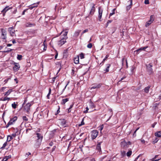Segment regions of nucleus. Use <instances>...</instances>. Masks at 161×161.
I'll use <instances>...</instances> for the list:
<instances>
[{
	"mask_svg": "<svg viewBox=\"0 0 161 161\" xmlns=\"http://www.w3.org/2000/svg\"><path fill=\"white\" fill-rule=\"evenodd\" d=\"M131 144V142L130 141L126 142L125 140L121 142L120 143L121 147L124 149L127 148Z\"/></svg>",
	"mask_w": 161,
	"mask_h": 161,
	"instance_id": "f257e3e1",
	"label": "nucleus"
},
{
	"mask_svg": "<svg viewBox=\"0 0 161 161\" xmlns=\"http://www.w3.org/2000/svg\"><path fill=\"white\" fill-rule=\"evenodd\" d=\"M17 117L16 116H15L13 118H11L9 122L6 125L5 127L8 128L10 125H13L14 122L17 120Z\"/></svg>",
	"mask_w": 161,
	"mask_h": 161,
	"instance_id": "f03ea898",
	"label": "nucleus"
},
{
	"mask_svg": "<svg viewBox=\"0 0 161 161\" xmlns=\"http://www.w3.org/2000/svg\"><path fill=\"white\" fill-rule=\"evenodd\" d=\"M149 74L150 75L153 73V71L152 68L153 64L152 63H149L146 65Z\"/></svg>",
	"mask_w": 161,
	"mask_h": 161,
	"instance_id": "7ed1b4c3",
	"label": "nucleus"
},
{
	"mask_svg": "<svg viewBox=\"0 0 161 161\" xmlns=\"http://www.w3.org/2000/svg\"><path fill=\"white\" fill-rule=\"evenodd\" d=\"M98 134V131L97 130H93L92 131L91 137L92 140L95 139Z\"/></svg>",
	"mask_w": 161,
	"mask_h": 161,
	"instance_id": "20e7f679",
	"label": "nucleus"
},
{
	"mask_svg": "<svg viewBox=\"0 0 161 161\" xmlns=\"http://www.w3.org/2000/svg\"><path fill=\"white\" fill-rule=\"evenodd\" d=\"M13 65V70L15 72L17 71L20 68V66L19 63L14 62Z\"/></svg>",
	"mask_w": 161,
	"mask_h": 161,
	"instance_id": "39448f33",
	"label": "nucleus"
},
{
	"mask_svg": "<svg viewBox=\"0 0 161 161\" xmlns=\"http://www.w3.org/2000/svg\"><path fill=\"white\" fill-rule=\"evenodd\" d=\"M36 136H35L33 138L39 141H42L43 139L42 135L39 133H37L36 134Z\"/></svg>",
	"mask_w": 161,
	"mask_h": 161,
	"instance_id": "423d86ee",
	"label": "nucleus"
},
{
	"mask_svg": "<svg viewBox=\"0 0 161 161\" xmlns=\"http://www.w3.org/2000/svg\"><path fill=\"white\" fill-rule=\"evenodd\" d=\"M103 9L101 7H98V18L99 20L101 21V18L102 17V15L103 14Z\"/></svg>",
	"mask_w": 161,
	"mask_h": 161,
	"instance_id": "0eeeda50",
	"label": "nucleus"
},
{
	"mask_svg": "<svg viewBox=\"0 0 161 161\" xmlns=\"http://www.w3.org/2000/svg\"><path fill=\"white\" fill-rule=\"evenodd\" d=\"M154 17L153 15L150 16V20L147 21L145 24V26L147 27L149 26L154 20Z\"/></svg>",
	"mask_w": 161,
	"mask_h": 161,
	"instance_id": "6e6552de",
	"label": "nucleus"
},
{
	"mask_svg": "<svg viewBox=\"0 0 161 161\" xmlns=\"http://www.w3.org/2000/svg\"><path fill=\"white\" fill-rule=\"evenodd\" d=\"M16 136V133H13L11 135H9L7 136V141L8 142H10Z\"/></svg>",
	"mask_w": 161,
	"mask_h": 161,
	"instance_id": "1a4fd4ad",
	"label": "nucleus"
},
{
	"mask_svg": "<svg viewBox=\"0 0 161 161\" xmlns=\"http://www.w3.org/2000/svg\"><path fill=\"white\" fill-rule=\"evenodd\" d=\"M1 38L5 40L6 38V31L3 29H1Z\"/></svg>",
	"mask_w": 161,
	"mask_h": 161,
	"instance_id": "9d476101",
	"label": "nucleus"
},
{
	"mask_svg": "<svg viewBox=\"0 0 161 161\" xmlns=\"http://www.w3.org/2000/svg\"><path fill=\"white\" fill-rule=\"evenodd\" d=\"M32 103H27L24 107V109L28 113L30 110V107L32 105Z\"/></svg>",
	"mask_w": 161,
	"mask_h": 161,
	"instance_id": "9b49d317",
	"label": "nucleus"
},
{
	"mask_svg": "<svg viewBox=\"0 0 161 161\" xmlns=\"http://www.w3.org/2000/svg\"><path fill=\"white\" fill-rule=\"evenodd\" d=\"M102 85L103 84L102 83H99L98 84H94L93 85V86L91 88V89L99 88L101 87Z\"/></svg>",
	"mask_w": 161,
	"mask_h": 161,
	"instance_id": "f8f14e48",
	"label": "nucleus"
},
{
	"mask_svg": "<svg viewBox=\"0 0 161 161\" xmlns=\"http://www.w3.org/2000/svg\"><path fill=\"white\" fill-rule=\"evenodd\" d=\"M89 106L90 109H91V110L89 112L93 111L94 110H95V109L94 110H92L94 108H95V105L94 103L91 101H90L89 103Z\"/></svg>",
	"mask_w": 161,
	"mask_h": 161,
	"instance_id": "ddd939ff",
	"label": "nucleus"
},
{
	"mask_svg": "<svg viewBox=\"0 0 161 161\" xmlns=\"http://www.w3.org/2000/svg\"><path fill=\"white\" fill-rule=\"evenodd\" d=\"M56 64V68H58L59 67V69L58 71V73L60 71V69L62 68L63 65L61 64V61L57 62Z\"/></svg>",
	"mask_w": 161,
	"mask_h": 161,
	"instance_id": "4468645a",
	"label": "nucleus"
},
{
	"mask_svg": "<svg viewBox=\"0 0 161 161\" xmlns=\"http://www.w3.org/2000/svg\"><path fill=\"white\" fill-rule=\"evenodd\" d=\"M66 39L65 38H63L61 39L58 42V44L60 46H62L66 42Z\"/></svg>",
	"mask_w": 161,
	"mask_h": 161,
	"instance_id": "2eb2a0df",
	"label": "nucleus"
},
{
	"mask_svg": "<svg viewBox=\"0 0 161 161\" xmlns=\"http://www.w3.org/2000/svg\"><path fill=\"white\" fill-rule=\"evenodd\" d=\"M42 141H39L37 140H36V142L34 145L36 148H38L40 147L41 145Z\"/></svg>",
	"mask_w": 161,
	"mask_h": 161,
	"instance_id": "dca6fc26",
	"label": "nucleus"
},
{
	"mask_svg": "<svg viewBox=\"0 0 161 161\" xmlns=\"http://www.w3.org/2000/svg\"><path fill=\"white\" fill-rule=\"evenodd\" d=\"M8 30L12 36H14L15 35V31L13 29V27L9 28Z\"/></svg>",
	"mask_w": 161,
	"mask_h": 161,
	"instance_id": "f3484780",
	"label": "nucleus"
},
{
	"mask_svg": "<svg viewBox=\"0 0 161 161\" xmlns=\"http://www.w3.org/2000/svg\"><path fill=\"white\" fill-rule=\"evenodd\" d=\"M79 57L81 59H82L84 58V55L83 53H81L79 55H78L76 57L74 58V60L76 59V60H79Z\"/></svg>",
	"mask_w": 161,
	"mask_h": 161,
	"instance_id": "a211bd4d",
	"label": "nucleus"
},
{
	"mask_svg": "<svg viewBox=\"0 0 161 161\" xmlns=\"http://www.w3.org/2000/svg\"><path fill=\"white\" fill-rule=\"evenodd\" d=\"M148 47L147 46L141 47L138 49H137L135 51V53L136 54H138V53L141 51L142 50H145V49H146Z\"/></svg>",
	"mask_w": 161,
	"mask_h": 161,
	"instance_id": "6ab92c4d",
	"label": "nucleus"
},
{
	"mask_svg": "<svg viewBox=\"0 0 161 161\" xmlns=\"http://www.w3.org/2000/svg\"><path fill=\"white\" fill-rule=\"evenodd\" d=\"M102 142H98V144L97 146L96 149L97 150V151L100 153L101 152V143Z\"/></svg>",
	"mask_w": 161,
	"mask_h": 161,
	"instance_id": "aec40b11",
	"label": "nucleus"
},
{
	"mask_svg": "<svg viewBox=\"0 0 161 161\" xmlns=\"http://www.w3.org/2000/svg\"><path fill=\"white\" fill-rule=\"evenodd\" d=\"M63 58L64 59H66L68 55V52L67 50H64L63 53Z\"/></svg>",
	"mask_w": 161,
	"mask_h": 161,
	"instance_id": "412c9836",
	"label": "nucleus"
},
{
	"mask_svg": "<svg viewBox=\"0 0 161 161\" xmlns=\"http://www.w3.org/2000/svg\"><path fill=\"white\" fill-rule=\"evenodd\" d=\"M95 11V4H93L92 6L91 10L90 11V14L92 15L94 14Z\"/></svg>",
	"mask_w": 161,
	"mask_h": 161,
	"instance_id": "4be33fe9",
	"label": "nucleus"
},
{
	"mask_svg": "<svg viewBox=\"0 0 161 161\" xmlns=\"http://www.w3.org/2000/svg\"><path fill=\"white\" fill-rule=\"evenodd\" d=\"M61 124L64 127L66 126V121L64 119H61Z\"/></svg>",
	"mask_w": 161,
	"mask_h": 161,
	"instance_id": "5701e85b",
	"label": "nucleus"
},
{
	"mask_svg": "<svg viewBox=\"0 0 161 161\" xmlns=\"http://www.w3.org/2000/svg\"><path fill=\"white\" fill-rule=\"evenodd\" d=\"M80 31L81 30H79L76 31L74 34V36L75 37H77L78 36Z\"/></svg>",
	"mask_w": 161,
	"mask_h": 161,
	"instance_id": "b1692460",
	"label": "nucleus"
},
{
	"mask_svg": "<svg viewBox=\"0 0 161 161\" xmlns=\"http://www.w3.org/2000/svg\"><path fill=\"white\" fill-rule=\"evenodd\" d=\"M155 135L156 136L161 138V131L156 132L155 133Z\"/></svg>",
	"mask_w": 161,
	"mask_h": 161,
	"instance_id": "393cba45",
	"label": "nucleus"
},
{
	"mask_svg": "<svg viewBox=\"0 0 161 161\" xmlns=\"http://www.w3.org/2000/svg\"><path fill=\"white\" fill-rule=\"evenodd\" d=\"M69 98H66L65 99H63L62 100L61 104L62 105L64 104L66 102L69 100Z\"/></svg>",
	"mask_w": 161,
	"mask_h": 161,
	"instance_id": "a878e982",
	"label": "nucleus"
},
{
	"mask_svg": "<svg viewBox=\"0 0 161 161\" xmlns=\"http://www.w3.org/2000/svg\"><path fill=\"white\" fill-rule=\"evenodd\" d=\"M158 156V155H156L155 157L151 159V161H158L161 159V158H158V159H156L157 157Z\"/></svg>",
	"mask_w": 161,
	"mask_h": 161,
	"instance_id": "bb28decb",
	"label": "nucleus"
},
{
	"mask_svg": "<svg viewBox=\"0 0 161 161\" xmlns=\"http://www.w3.org/2000/svg\"><path fill=\"white\" fill-rule=\"evenodd\" d=\"M13 91L12 89H10L8 90L7 92L4 93V95L8 96Z\"/></svg>",
	"mask_w": 161,
	"mask_h": 161,
	"instance_id": "cd10ccee",
	"label": "nucleus"
},
{
	"mask_svg": "<svg viewBox=\"0 0 161 161\" xmlns=\"http://www.w3.org/2000/svg\"><path fill=\"white\" fill-rule=\"evenodd\" d=\"M10 100V98L7 97H2L0 98V100L2 101H5L6 100L9 101Z\"/></svg>",
	"mask_w": 161,
	"mask_h": 161,
	"instance_id": "c85d7f7f",
	"label": "nucleus"
},
{
	"mask_svg": "<svg viewBox=\"0 0 161 161\" xmlns=\"http://www.w3.org/2000/svg\"><path fill=\"white\" fill-rule=\"evenodd\" d=\"M111 65L110 64H107L106 65V68L105 70H104V71H105V72H107L109 71V68L110 66Z\"/></svg>",
	"mask_w": 161,
	"mask_h": 161,
	"instance_id": "c756f323",
	"label": "nucleus"
},
{
	"mask_svg": "<svg viewBox=\"0 0 161 161\" xmlns=\"http://www.w3.org/2000/svg\"><path fill=\"white\" fill-rule=\"evenodd\" d=\"M150 88V87L149 86H147L143 90L144 92L146 93H148Z\"/></svg>",
	"mask_w": 161,
	"mask_h": 161,
	"instance_id": "7c9ffc66",
	"label": "nucleus"
},
{
	"mask_svg": "<svg viewBox=\"0 0 161 161\" xmlns=\"http://www.w3.org/2000/svg\"><path fill=\"white\" fill-rule=\"evenodd\" d=\"M130 5L127 6L126 7V9L127 10H129L131 8V6H132V0H130Z\"/></svg>",
	"mask_w": 161,
	"mask_h": 161,
	"instance_id": "2f4dec72",
	"label": "nucleus"
},
{
	"mask_svg": "<svg viewBox=\"0 0 161 161\" xmlns=\"http://www.w3.org/2000/svg\"><path fill=\"white\" fill-rule=\"evenodd\" d=\"M9 8H8V6H7L5 8H4L3 10L2 11V12L3 13H5L8 9Z\"/></svg>",
	"mask_w": 161,
	"mask_h": 161,
	"instance_id": "473e14b6",
	"label": "nucleus"
},
{
	"mask_svg": "<svg viewBox=\"0 0 161 161\" xmlns=\"http://www.w3.org/2000/svg\"><path fill=\"white\" fill-rule=\"evenodd\" d=\"M158 140L159 139L158 138L155 137V139L153 140V141L152 142V143L153 144H155L157 142Z\"/></svg>",
	"mask_w": 161,
	"mask_h": 161,
	"instance_id": "72a5a7b5",
	"label": "nucleus"
},
{
	"mask_svg": "<svg viewBox=\"0 0 161 161\" xmlns=\"http://www.w3.org/2000/svg\"><path fill=\"white\" fill-rule=\"evenodd\" d=\"M132 154V151L130 150H129L127 153L126 155L128 157H130Z\"/></svg>",
	"mask_w": 161,
	"mask_h": 161,
	"instance_id": "f704fd0d",
	"label": "nucleus"
},
{
	"mask_svg": "<svg viewBox=\"0 0 161 161\" xmlns=\"http://www.w3.org/2000/svg\"><path fill=\"white\" fill-rule=\"evenodd\" d=\"M68 32V31L67 30H66L65 31V32L64 34V37L63 38H65V39H67V33Z\"/></svg>",
	"mask_w": 161,
	"mask_h": 161,
	"instance_id": "c9c22d12",
	"label": "nucleus"
},
{
	"mask_svg": "<svg viewBox=\"0 0 161 161\" xmlns=\"http://www.w3.org/2000/svg\"><path fill=\"white\" fill-rule=\"evenodd\" d=\"M116 10V8L112 10V12L111 13H110L109 14V17H110L111 16H112L113 14H115V10Z\"/></svg>",
	"mask_w": 161,
	"mask_h": 161,
	"instance_id": "e433bc0d",
	"label": "nucleus"
},
{
	"mask_svg": "<svg viewBox=\"0 0 161 161\" xmlns=\"http://www.w3.org/2000/svg\"><path fill=\"white\" fill-rule=\"evenodd\" d=\"M7 142H5L3 145V146L1 147V148L3 149H4L5 147L7 145Z\"/></svg>",
	"mask_w": 161,
	"mask_h": 161,
	"instance_id": "4c0bfd02",
	"label": "nucleus"
},
{
	"mask_svg": "<svg viewBox=\"0 0 161 161\" xmlns=\"http://www.w3.org/2000/svg\"><path fill=\"white\" fill-rule=\"evenodd\" d=\"M12 106L13 108L15 109L17 107V104L14 102L12 104Z\"/></svg>",
	"mask_w": 161,
	"mask_h": 161,
	"instance_id": "58836bf2",
	"label": "nucleus"
},
{
	"mask_svg": "<svg viewBox=\"0 0 161 161\" xmlns=\"http://www.w3.org/2000/svg\"><path fill=\"white\" fill-rule=\"evenodd\" d=\"M121 155L122 157H124L125 156V154H126L125 151H121Z\"/></svg>",
	"mask_w": 161,
	"mask_h": 161,
	"instance_id": "ea45409f",
	"label": "nucleus"
},
{
	"mask_svg": "<svg viewBox=\"0 0 161 161\" xmlns=\"http://www.w3.org/2000/svg\"><path fill=\"white\" fill-rule=\"evenodd\" d=\"M22 119L24 121H27L28 120V119L26 116H23L22 117Z\"/></svg>",
	"mask_w": 161,
	"mask_h": 161,
	"instance_id": "a19ab883",
	"label": "nucleus"
},
{
	"mask_svg": "<svg viewBox=\"0 0 161 161\" xmlns=\"http://www.w3.org/2000/svg\"><path fill=\"white\" fill-rule=\"evenodd\" d=\"M22 56L20 55H18L17 56V59L19 60H20L22 59Z\"/></svg>",
	"mask_w": 161,
	"mask_h": 161,
	"instance_id": "79ce46f5",
	"label": "nucleus"
},
{
	"mask_svg": "<svg viewBox=\"0 0 161 161\" xmlns=\"http://www.w3.org/2000/svg\"><path fill=\"white\" fill-rule=\"evenodd\" d=\"M84 118H83L82 119V121L81 122V124L79 125V126H81L85 124V123L84 122Z\"/></svg>",
	"mask_w": 161,
	"mask_h": 161,
	"instance_id": "37998d69",
	"label": "nucleus"
},
{
	"mask_svg": "<svg viewBox=\"0 0 161 161\" xmlns=\"http://www.w3.org/2000/svg\"><path fill=\"white\" fill-rule=\"evenodd\" d=\"M92 46V44L91 43L88 44L87 45V47L88 48H91Z\"/></svg>",
	"mask_w": 161,
	"mask_h": 161,
	"instance_id": "c03bdc74",
	"label": "nucleus"
},
{
	"mask_svg": "<svg viewBox=\"0 0 161 161\" xmlns=\"http://www.w3.org/2000/svg\"><path fill=\"white\" fill-rule=\"evenodd\" d=\"M10 79H11L10 77H9V78H8L7 79H5L4 81V82H5V84L6 83L8 82V80Z\"/></svg>",
	"mask_w": 161,
	"mask_h": 161,
	"instance_id": "a18cd8bd",
	"label": "nucleus"
},
{
	"mask_svg": "<svg viewBox=\"0 0 161 161\" xmlns=\"http://www.w3.org/2000/svg\"><path fill=\"white\" fill-rule=\"evenodd\" d=\"M88 29H85V30H84L82 32V33H81V35H82L83 34H84V33H86V32H88Z\"/></svg>",
	"mask_w": 161,
	"mask_h": 161,
	"instance_id": "49530a36",
	"label": "nucleus"
},
{
	"mask_svg": "<svg viewBox=\"0 0 161 161\" xmlns=\"http://www.w3.org/2000/svg\"><path fill=\"white\" fill-rule=\"evenodd\" d=\"M74 68H72V72H71V75H74L75 74V71L74 70Z\"/></svg>",
	"mask_w": 161,
	"mask_h": 161,
	"instance_id": "de8ad7c7",
	"label": "nucleus"
},
{
	"mask_svg": "<svg viewBox=\"0 0 161 161\" xmlns=\"http://www.w3.org/2000/svg\"><path fill=\"white\" fill-rule=\"evenodd\" d=\"M103 127H104V126H103V125H102L100 127L99 130H100V131H101L103 130Z\"/></svg>",
	"mask_w": 161,
	"mask_h": 161,
	"instance_id": "09e8293b",
	"label": "nucleus"
},
{
	"mask_svg": "<svg viewBox=\"0 0 161 161\" xmlns=\"http://www.w3.org/2000/svg\"><path fill=\"white\" fill-rule=\"evenodd\" d=\"M60 107L59 106H58V109L57 110V114H55L56 115L57 114H58V113H59L60 112Z\"/></svg>",
	"mask_w": 161,
	"mask_h": 161,
	"instance_id": "8fccbe9b",
	"label": "nucleus"
},
{
	"mask_svg": "<svg viewBox=\"0 0 161 161\" xmlns=\"http://www.w3.org/2000/svg\"><path fill=\"white\" fill-rule=\"evenodd\" d=\"M8 160L7 158L5 156L3 158L2 161H7Z\"/></svg>",
	"mask_w": 161,
	"mask_h": 161,
	"instance_id": "3c124183",
	"label": "nucleus"
},
{
	"mask_svg": "<svg viewBox=\"0 0 161 161\" xmlns=\"http://www.w3.org/2000/svg\"><path fill=\"white\" fill-rule=\"evenodd\" d=\"M144 3L145 4H148L149 3V1L148 0H145Z\"/></svg>",
	"mask_w": 161,
	"mask_h": 161,
	"instance_id": "603ef678",
	"label": "nucleus"
},
{
	"mask_svg": "<svg viewBox=\"0 0 161 161\" xmlns=\"http://www.w3.org/2000/svg\"><path fill=\"white\" fill-rule=\"evenodd\" d=\"M69 83V81L68 82V83L66 85V86H65L63 90H62V92H64V90L66 89V86H67V85Z\"/></svg>",
	"mask_w": 161,
	"mask_h": 161,
	"instance_id": "864d4df0",
	"label": "nucleus"
},
{
	"mask_svg": "<svg viewBox=\"0 0 161 161\" xmlns=\"http://www.w3.org/2000/svg\"><path fill=\"white\" fill-rule=\"evenodd\" d=\"M6 158H7V159H8L9 158H11V155H9L8 156H5Z\"/></svg>",
	"mask_w": 161,
	"mask_h": 161,
	"instance_id": "5fc2aeb1",
	"label": "nucleus"
},
{
	"mask_svg": "<svg viewBox=\"0 0 161 161\" xmlns=\"http://www.w3.org/2000/svg\"><path fill=\"white\" fill-rule=\"evenodd\" d=\"M157 123L155 122L153 124H152V127L153 128H154L155 125Z\"/></svg>",
	"mask_w": 161,
	"mask_h": 161,
	"instance_id": "6e6d98bb",
	"label": "nucleus"
},
{
	"mask_svg": "<svg viewBox=\"0 0 161 161\" xmlns=\"http://www.w3.org/2000/svg\"><path fill=\"white\" fill-rule=\"evenodd\" d=\"M27 97H26L25 98V100L24 101V103H23V104H25L27 102Z\"/></svg>",
	"mask_w": 161,
	"mask_h": 161,
	"instance_id": "4d7b16f0",
	"label": "nucleus"
},
{
	"mask_svg": "<svg viewBox=\"0 0 161 161\" xmlns=\"http://www.w3.org/2000/svg\"><path fill=\"white\" fill-rule=\"evenodd\" d=\"M141 155V154L139 155L135 159V161H137V159L138 158H139L140 157V156Z\"/></svg>",
	"mask_w": 161,
	"mask_h": 161,
	"instance_id": "13d9d810",
	"label": "nucleus"
},
{
	"mask_svg": "<svg viewBox=\"0 0 161 161\" xmlns=\"http://www.w3.org/2000/svg\"><path fill=\"white\" fill-rule=\"evenodd\" d=\"M56 77L53 78L52 79V82H54L55 81Z\"/></svg>",
	"mask_w": 161,
	"mask_h": 161,
	"instance_id": "bf43d9fd",
	"label": "nucleus"
},
{
	"mask_svg": "<svg viewBox=\"0 0 161 161\" xmlns=\"http://www.w3.org/2000/svg\"><path fill=\"white\" fill-rule=\"evenodd\" d=\"M141 141L142 143H143V144L145 143V141L144 140L142 139L141 140Z\"/></svg>",
	"mask_w": 161,
	"mask_h": 161,
	"instance_id": "052dcab7",
	"label": "nucleus"
},
{
	"mask_svg": "<svg viewBox=\"0 0 161 161\" xmlns=\"http://www.w3.org/2000/svg\"><path fill=\"white\" fill-rule=\"evenodd\" d=\"M74 103H73L70 106V107H69V108L70 109H71L73 107V106L74 105Z\"/></svg>",
	"mask_w": 161,
	"mask_h": 161,
	"instance_id": "680f3d73",
	"label": "nucleus"
},
{
	"mask_svg": "<svg viewBox=\"0 0 161 161\" xmlns=\"http://www.w3.org/2000/svg\"><path fill=\"white\" fill-rule=\"evenodd\" d=\"M53 143L52 142H51L49 144V145L50 146H52L53 145Z\"/></svg>",
	"mask_w": 161,
	"mask_h": 161,
	"instance_id": "e2e57ef3",
	"label": "nucleus"
},
{
	"mask_svg": "<svg viewBox=\"0 0 161 161\" xmlns=\"http://www.w3.org/2000/svg\"><path fill=\"white\" fill-rule=\"evenodd\" d=\"M51 88H49V92H48V93L51 94Z\"/></svg>",
	"mask_w": 161,
	"mask_h": 161,
	"instance_id": "0e129e2a",
	"label": "nucleus"
},
{
	"mask_svg": "<svg viewBox=\"0 0 161 161\" xmlns=\"http://www.w3.org/2000/svg\"><path fill=\"white\" fill-rule=\"evenodd\" d=\"M74 63L76 64H78L79 63V61H74Z\"/></svg>",
	"mask_w": 161,
	"mask_h": 161,
	"instance_id": "69168bd1",
	"label": "nucleus"
},
{
	"mask_svg": "<svg viewBox=\"0 0 161 161\" xmlns=\"http://www.w3.org/2000/svg\"><path fill=\"white\" fill-rule=\"evenodd\" d=\"M50 94H48L47 95V99H50Z\"/></svg>",
	"mask_w": 161,
	"mask_h": 161,
	"instance_id": "338daca9",
	"label": "nucleus"
},
{
	"mask_svg": "<svg viewBox=\"0 0 161 161\" xmlns=\"http://www.w3.org/2000/svg\"><path fill=\"white\" fill-rule=\"evenodd\" d=\"M14 81L16 82V83L17 84L18 83V80L17 78H15L14 79Z\"/></svg>",
	"mask_w": 161,
	"mask_h": 161,
	"instance_id": "774afa93",
	"label": "nucleus"
}]
</instances>
